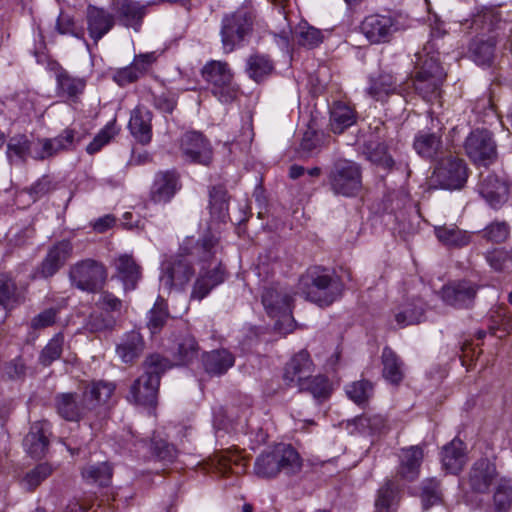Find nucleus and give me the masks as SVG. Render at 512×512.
<instances>
[{
	"label": "nucleus",
	"instance_id": "a878e982",
	"mask_svg": "<svg viewBox=\"0 0 512 512\" xmlns=\"http://www.w3.org/2000/svg\"><path fill=\"white\" fill-rule=\"evenodd\" d=\"M508 185L495 174H488L479 183V193L494 209L499 208L508 197Z\"/></svg>",
	"mask_w": 512,
	"mask_h": 512
},
{
	"label": "nucleus",
	"instance_id": "0eeeda50",
	"mask_svg": "<svg viewBox=\"0 0 512 512\" xmlns=\"http://www.w3.org/2000/svg\"><path fill=\"white\" fill-rule=\"evenodd\" d=\"M252 31L253 16L249 10L240 8L224 14L219 31L223 52L229 54L245 46Z\"/></svg>",
	"mask_w": 512,
	"mask_h": 512
},
{
	"label": "nucleus",
	"instance_id": "4be33fe9",
	"mask_svg": "<svg viewBox=\"0 0 512 512\" xmlns=\"http://www.w3.org/2000/svg\"><path fill=\"white\" fill-rule=\"evenodd\" d=\"M314 364L306 350L295 354L284 368L283 379L287 386L298 387L305 379L312 374Z\"/></svg>",
	"mask_w": 512,
	"mask_h": 512
},
{
	"label": "nucleus",
	"instance_id": "13d9d810",
	"mask_svg": "<svg viewBox=\"0 0 512 512\" xmlns=\"http://www.w3.org/2000/svg\"><path fill=\"white\" fill-rule=\"evenodd\" d=\"M294 38L299 45L309 49L317 47L323 41L322 32L307 24L297 27L294 32Z\"/></svg>",
	"mask_w": 512,
	"mask_h": 512
},
{
	"label": "nucleus",
	"instance_id": "09e8293b",
	"mask_svg": "<svg viewBox=\"0 0 512 512\" xmlns=\"http://www.w3.org/2000/svg\"><path fill=\"white\" fill-rule=\"evenodd\" d=\"M435 234L438 240L446 246L460 248L470 242V236L467 232L460 230L456 226L436 227Z\"/></svg>",
	"mask_w": 512,
	"mask_h": 512
},
{
	"label": "nucleus",
	"instance_id": "aec40b11",
	"mask_svg": "<svg viewBox=\"0 0 512 512\" xmlns=\"http://www.w3.org/2000/svg\"><path fill=\"white\" fill-rule=\"evenodd\" d=\"M181 188L179 174L175 170L159 171L150 188V199L154 203H168Z\"/></svg>",
	"mask_w": 512,
	"mask_h": 512
},
{
	"label": "nucleus",
	"instance_id": "f3484780",
	"mask_svg": "<svg viewBox=\"0 0 512 512\" xmlns=\"http://www.w3.org/2000/svg\"><path fill=\"white\" fill-rule=\"evenodd\" d=\"M360 29L370 43H386L397 30V21L391 15L373 14L364 18Z\"/></svg>",
	"mask_w": 512,
	"mask_h": 512
},
{
	"label": "nucleus",
	"instance_id": "c85d7f7f",
	"mask_svg": "<svg viewBox=\"0 0 512 512\" xmlns=\"http://www.w3.org/2000/svg\"><path fill=\"white\" fill-rule=\"evenodd\" d=\"M46 422H35L31 425L29 433L23 440L27 453L33 458L45 455L49 446L48 429Z\"/></svg>",
	"mask_w": 512,
	"mask_h": 512
},
{
	"label": "nucleus",
	"instance_id": "4468645a",
	"mask_svg": "<svg viewBox=\"0 0 512 512\" xmlns=\"http://www.w3.org/2000/svg\"><path fill=\"white\" fill-rule=\"evenodd\" d=\"M73 253V244L70 240L63 239L52 245L43 260L34 269L32 277L34 279H48L54 276L71 258Z\"/></svg>",
	"mask_w": 512,
	"mask_h": 512
},
{
	"label": "nucleus",
	"instance_id": "e433bc0d",
	"mask_svg": "<svg viewBox=\"0 0 512 512\" xmlns=\"http://www.w3.org/2000/svg\"><path fill=\"white\" fill-rule=\"evenodd\" d=\"M198 343L190 334L179 336L172 348V355L175 365H186L197 358Z\"/></svg>",
	"mask_w": 512,
	"mask_h": 512
},
{
	"label": "nucleus",
	"instance_id": "c756f323",
	"mask_svg": "<svg viewBox=\"0 0 512 512\" xmlns=\"http://www.w3.org/2000/svg\"><path fill=\"white\" fill-rule=\"evenodd\" d=\"M404 88L391 73L380 72L376 76L369 77V86L366 88L367 94L377 101L383 100L390 94H401Z\"/></svg>",
	"mask_w": 512,
	"mask_h": 512
},
{
	"label": "nucleus",
	"instance_id": "cd10ccee",
	"mask_svg": "<svg viewBox=\"0 0 512 512\" xmlns=\"http://www.w3.org/2000/svg\"><path fill=\"white\" fill-rule=\"evenodd\" d=\"M145 341L140 332L132 330L126 332L116 345V353L122 362L133 363L143 353Z\"/></svg>",
	"mask_w": 512,
	"mask_h": 512
},
{
	"label": "nucleus",
	"instance_id": "6ab92c4d",
	"mask_svg": "<svg viewBox=\"0 0 512 512\" xmlns=\"http://www.w3.org/2000/svg\"><path fill=\"white\" fill-rule=\"evenodd\" d=\"M112 11L120 25L139 31L147 13V5L134 0H113Z\"/></svg>",
	"mask_w": 512,
	"mask_h": 512
},
{
	"label": "nucleus",
	"instance_id": "69168bd1",
	"mask_svg": "<svg viewBox=\"0 0 512 512\" xmlns=\"http://www.w3.org/2000/svg\"><path fill=\"white\" fill-rule=\"evenodd\" d=\"M117 133L114 122H110L99 133L93 138V140L87 145L86 152L93 155L99 152L102 147L108 144L111 139Z\"/></svg>",
	"mask_w": 512,
	"mask_h": 512
},
{
	"label": "nucleus",
	"instance_id": "680f3d73",
	"mask_svg": "<svg viewBox=\"0 0 512 512\" xmlns=\"http://www.w3.org/2000/svg\"><path fill=\"white\" fill-rule=\"evenodd\" d=\"M52 473V468L47 463L38 464L35 468L26 473L22 480L24 487L32 491L41 484Z\"/></svg>",
	"mask_w": 512,
	"mask_h": 512
},
{
	"label": "nucleus",
	"instance_id": "20e7f679",
	"mask_svg": "<svg viewBox=\"0 0 512 512\" xmlns=\"http://www.w3.org/2000/svg\"><path fill=\"white\" fill-rule=\"evenodd\" d=\"M302 458L290 444H277L271 451L260 454L255 461V474L261 478H273L280 472L295 475L302 469Z\"/></svg>",
	"mask_w": 512,
	"mask_h": 512
},
{
	"label": "nucleus",
	"instance_id": "bb28decb",
	"mask_svg": "<svg viewBox=\"0 0 512 512\" xmlns=\"http://www.w3.org/2000/svg\"><path fill=\"white\" fill-rule=\"evenodd\" d=\"M415 76H436L446 78V73L439 61V53L434 51V44L427 42L423 53L416 54Z\"/></svg>",
	"mask_w": 512,
	"mask_h": 512
},
{
	"label": "nucleus",
	"instance_id": "7c9ffc66",
	"mask_svg": "<svg viewBox=\"0 0 512 512\" xmlns=\"http://www.w3.org/2000/svg\"><path fill=\"white\" fill-rule=\"evenodd\" d=\"M152 112L137 106L131 114L128 127L134 138L141 144H148L152 138Z\"/></svg>",
	"mask_w": 512,
	"mask_h": 512
},
{
	"label": "nucleus",
	"instance_id": "1a4fd4ad",
	"mask_svg": "<svg viewBox=\"0 0 512 512\" xmlns=\"http://www.w3.org/2000/svg\"><path fill=\"white\" fill-rule=\"evenodd\" d=\"M68 277L72 287L83 292L96 294L104 289L108 271L102 262L87 258L71 265Z\"/></svg>",
	"mask_w": 512,
	"mask_h": 512
},
{
	"label": "nucleus",
	"instance_id": "603ef678",
	"mask_svg": "<svg viewBox=\"0 0 512 512\" xmlns=\"http://www.w3.org/2000/svg\"><path fill=\"white\" fill-rule=\"evenodd\" d=\"M19 303V292L15 281L6 274H0V308L9 310Z\"/></svg>",
	"mask_w": 512,
	"mask_h": 512
},
{
	"label": "nucleus",
	"instance_id": "7ed1b4c3",
	"mask_svg": "<svg viewBox=\"0 0 512 512\" xmlns=\"http://www.w3.org/2000/svg\"><path fill=\"white\" fill-rule=\"evenodd\" d=\"M84 138L85 133L69 127L56 137L38 138L35 141H30L24 134H18L8 140L6 156L12 165H23L28 156L43 161L61 152L74 150Z\"/></svg>",
	"mask_w": 512,
	"mask_h": 512
},
{
	"label": "nucleus",
	"instance_id": "37998d69",
	"mask_svg": "<svg viewBox=\"0 0 512 512\" xmlns=\"http://www.w3.org/2000/svg\"><path fill=\"white\" fill-rule=\"evenodd\" d=\"M86 86L84 79L71 76L67 71L61 70L57 74L58 94L68 99H75L83 93Z\"/></svg>",
	"mask_w": 512,
	"mask_h": 512
},
{
	"label": "nucleus",
	"instance_id": "0e129e2a",
	"mask_svg": "<svg viewBox=\"0 0 512 512\" xmlns=\"http://www.w3.org/2000/svg\"><path fill=\"white\" fill-rule=\"evenodd\" d=\"M322 140L323 134L309 125L300 142L301 153L304 156H311L319 149Z\"/></svg>",
	"mask_w": 512,
	"mask_h": 512
},
{
	"label": "nucleus",
	"instance_id": "8fccbe9b",
	"mask_svg": "<svg viewBox=\"0 0 512 512\" xmlns=\"http://www.w3.org/2000/svg\"><path fill=\"white\" fill-rule=\"evenodd\" d=\"M168 317L167 303L162 297H158L154 306L147 313L146 326L151 334L158 333L166 324Z\"/></svg>",
	"mask_w": 512,
	"mask_h": 512
},
{
	"label": "nucleus",
	"instance_id": "864d4df0",
	"mask_svg": "<svg viewBox=\"0 0 512 512\" xmlns=\"http://www.w3.org/2000/svg\"><path fill=\"white\" fill-rule=\"evenodd\" d=\"M64 335L59 332L55 334L49 342L41 350L38 362L42 366H50L54 361L58 360L63 352Z\"/></svg>",
	"mask_w": 512,
	"mask_h": 512
},
{
	"label": "nucleus",
	"instance_id": "ddd939ff",
	"mask_svg": "<svg viewBox=\"0 0 512 512\" xmlns=\"http://www.w3.org/2000/svg\"><path fill=\"white\" fill-rule=\"evenodd\" d=\"M479 286L470 280L452 281L444 285L440 292V298L444 304L455 309L473 308Z\"/></svg>",
	"mask_w": 512,
	"mask_h": 512
},
{
	"label": "nucleus",
	"instance_id": "423d86ee",
	"mask_svg": "<svg viewBox=\"0 0 512 512\" xmlns=\"http://www.w3.org/2000/svg\"><path fill=\"white\" fill-rule=\"evenodd\" d=\"M299 290L307 300L320 307L331 305L341 293L339 283L320 267L310 268L301 276Z\"/></svg>",
	"mask_w": 512,
	"mask_h": 512
},
{
	"label": "nucleus",
	"instance_id": "3c124183",
	"mask_svg": "<svg viewBox=\"0 0 512 512\" xmlns=\"http://www.w3.org/2000/svg\"><path fill=\"white\" fill-rule=\"evenodd\" d=\"M82 476L88 483L108 486L112 477V467L107 462L88 465L83 468Z\"/></svg>",
	"mask_w": 512,
	"mask_h": 512
},
{
	"label": "nucleus",
	"instance_id": "bf43d9fd",
	"mask_svg": "<svg viewBox=\"0 0 512 512\" xmlns=\"http://www.w3.org/2000/svg\"><path fill=\"white\" fill-rule=\"evenodd\" d=\"M56 29L60 34L63 35H71L78 39H84L85 31L81 25H78L74 19L65 13H60L56 22ZM88 50H90V45L86 41H84Z\"/></svg>",
	"mask_w": 512,
	"mask_h": 512
},
{
	"label": "nucleus",
	"instance_id": "a211bd4d",
	"mask_svg": "<svg viewBox=\"0 0 512 512\" xmlns=\"http://www.w3.org/2000/svg\"><path fill=\"white\" fill-rule=\"evenodd\" d=\"M292 299L291 291L278 284L265 287L262 293V304L270 317L289 316Z\"/></svg>",
	"mask_w": 512,
	"mask_h": 512
},
{
	"label": "nucleus",
	"instance_id": "6e6d98bb",
	"mask_svg": "<svg viewBox=\"0 0 512 512\" xmlns=\"http://www.w3.org/2000/svg\"><path fill=\"white\" fill-rule=\"evenodd\" d=\"M374 387L368 380H359L346 386V394L355 404H366L373 396Z\"/></svg>",
	"mask_w": 512,
	"mask_h": 512
},
{
	"label": "nucleus",
	"instance_id": "ea45409f",
	"mask_svg": "<svg viewBox=\"0 0 512 512\" xmlns=\"http://www.w3.org/2000/svg\"><path fill=\"white\" fill-rule=\"evenodd\" d=\"M383 377L391 384L398 385L403 380V362L395 352L385 347L382 351Z\"/></svg>",
	"mask_w": 512,
	"mask_h": 512
},
{
	"label": "nucleus",
	"instance_id": "774afa93",
	"mask_svg": "<svg viewBox=\"0 0 512 512\" xmlns=\"http://www.w3.org/2000/svg\"><path fill=\"white\" fill-rule=\"evenodd\" d=\"M151 449L153 454L164 462H172L177 456L175 446L164 439L154 437L151 441Z\"/></svg>",
	"mask_w": 512,
	"mask_h": 512
},
{
	"label": "nucleus",
	"instance_id": "2f4dec72",
	"mask_svg": "<svg viewBox=\"0 0 512 512\" xmlns=\"http://www.w3.org/2000/svg\"><path fill=\"white\" fill-rule=\"evenodd\" d=\"M465 444L458 438L443 446L441 462L443 468L451 474H458L466 463Z\"/></svg>",
	"mask_w": 512,
	"mask_h": 512
},
{
	"label": "nucleus",
	"instance_id": "5fc2aeb1",
	"mask_svg": "<svg viewBox=\"0 0 512 512\" xmlns=\"http://www.w3.org/2000/svg\"><path fill=\"white\" fill-rule=\"evenodd\" d=\"M356 428L362 433H382L387 427V420L380 414H363L352 420Z\"/></svg>",
	"mask_w": 512,
	"mask_h": 512
},
{
	"label": "nucleus",
	"instance_id": "a18cd8bd",
	"mask_svg": "<svg viewBox=\"0 0 512 512\" xmlns=\"http://www.w3.org/2000/svg\"><path fill=\"white\" fill-rule=\"evenodd\" d=\"M299 391H307L319 401H323L330 396L331 385L327 377L323 375L308 376L299 386Z\"/></svg>",
	"mask_w": 512,
	"mask_h": 512
},
{
	"label": "nucleus",
	"instance_id": "9b49d317",
	"mask_svg": "<svg viewBox=\"0 0 512 512\" xmlns=\"http://www.w3.org/2000/svg\"><path fill=\"white\" fill-rule=\"evenodd\" d=\"M468 178L467 166L464 160L448 155L441 157L431 176V184L446 190L461 189Z\"/></svg>",
	"mask_w": 512,
	"mask_h": 512
},
{
	"label": "nucleus",
	"instance_id": "f8f14e48",
	"mask_svg": "<svg viewBox=\"0 0 512 512\" xmlns=\"http://www.w3.org/2000/svg\"><path fill=\"white\" fill-rule=\"evenodd\" d=\"M467 156L479 165L487 166L497 156L496 143L492 134L485 129L470 132L464 143Z\"/></svg>",
	"mask_w": 512,
	"mask_h": 512
},
{
	"label": "nucleus",
	"instance_id": "5701e85b",
	"mask_svg": "<svg viewBox=\"0 0 512 512\" xmlns=\"http://www.w3.org/2000/svg\"><path fill=\"white\" fill-rule=\"evenodd\" d=\"M113 267L115 269L113 278L122 282L126 292L136 289L138 282L142 277V269L132 255H119L114 259Z\"/></svg>",
	"mask_w": 512,
	"mask_h": 512
},
{
	"label": "nucleus",
	"instance_id": "72a5a7b5",
	"mask_svg": "<svg viewBox=\"0 0 512 512\" xmlns=\"http://www.w3.org/2000/svg\"><path fill=\"white\" fill-rule=\"evenodd\" d=\"M495 47L494 36L487 39L475 37L469 44L468 55L478 66L490 67L495 58Z\"/></svg>",
	"mask_w": 512,
	"mask_h": 512
},
{
	"label": "nucleus",
	"instance_id": "9d476101",
	"mask_svg": "<svg viewBox=\"0 0 512 512\" xmlns=\"http://www.w3.org/2000/svg\"><path fill=\"white\" fill-rule=\"evenodd\" d=\"M328 184L335 195L344 197L356 196L362 188V171L358 163L338 159L328 173Z\"/></svg>",
	"mask_w": 512,
	"mask_h": 512
},
{
	"label": "nucleus",
	"instance_id": "dca6fc26",
	"mask_svg": "<svg viewBox=\"0 0 512 512\" xmlns=\"http://www.w3.org/2000/svg\"><path fill=\"white\" fill-rule=\"evenodd\" d=\"M180 151L182 156L191 163L208 166L212 161V148L209 141L196 131L182 135Z\"/></svg>",
	"mask_w": 512,
	"mask_h": 512
},
{
	"label": "nucleus",
	"instance_id": "6e6552de",
	"mask_svg": "<svg viewBox=\"0 0 512 512\" xmlns=\"http://www.w3.org/2000/svg\"><path fill=\"white\" fill-rule=\"evenodd\" d=\"M203 79L209 84L211 93L221 103H232L240 87L234 80V72L226 61L210 60L201 70Z\"/></svg>",
	"mask_w": 512,
	"mask_h": 512
},
{
	"label": "nucleus",
	"instance_id": "338daca9",
	"mask_svg": "<svg viewBox=\"0 0 512 512\" xmlns=\"http://www.w3.org/2000/svg\"><path fill=\"white\" fill-rule=\"evenodd\" d=\"M59 313L60 308L58 307H50L41 311L31 319L30 328L38 331L52 327L56 323Z\"/></svg>",
	"mask_w": 512,
	"mask_h": 512
},
{
	"label": "nucleus",
	"instance_id": "4c0bfd02",
	"mask_svg": "<svg viewBox=\"0 0 512 512\" xmlns=\"http://www.w3.org/2000/svg\"><path fill=\"white\" fill-rule=\"evenodd\" d=\"M356 112L344 102H336L330 113V126L335 134L343 133L356 123Z\"/></svg>",
	"mask_w": 512,
	"mask_h": 512
},
{
	"label": "nucleus",
	"instance_id": "58836bf2",
	"mask_svg": "<svg viewBox=\"0 0 512 512\" xmlns=\"http://www.w3.org/2000/svg\"><path fill=\"white\" fill-rule=\"evenodd\" d=\"M273 69V63L266 55L255 53L246 59L245 72L250 79L257 83L266 79Z\"/></svg>",
	"mask_w": 512,
	"mask_h": 512
},
{
	"label": "nucleus",
	"instance_id": "c9c22d12",
	"mask_svg": "<svg viewBox=\"0 0 512 512\" xmlns=\"http://www.w3.org/2000/svg\"><path fill=\"white\" fill-rule=\"evenodd\" d=\"M415 151L423 158L439 160L443 154L440 137L435 133L419 132L414 140Z\"/></svg>",
	"mask_w": 512,
	"mask_h": 512
},
{
	"label": "nucleus",
	"instance_id": "052dcab7",
	"mask_svg": "<svg viewBox=\"0 0 512 512\" xmlns=\"http://www.w3.org/2000/svg\"><path fill=\"white\" fill-rule=\"evenodd\" d=\"M98 293L99 296L95 301L96 308L104 313H109L114 316L121 314L123 308V302L121 299L104 289Z\"/></svg>",
	"mask_w": 512,
	"mask_h": 512
},
{
	"label": "nucleus",
	"instance_id": "f03ea898",
	"mask_svg": "<svg viewBox=\"0 0 512 512\" xmlns=\"http://www.w3.org/2000/svg\"><path fill=\"white\" fill-rule=\"evenodd\" d=\"M114 390L115 385L110 382H83L74 391L56 393L53 407L61 419L80 422L105 404Z\"/></svg>",
	"mask_w": 512,
	"mask_h": 512
},
{
	"label": "nucleus",
	"instance_id": "f257e3e1",
	"mask_svg": "<svg viewBox=\"0 0 512 512\" xmlns=\"http://www.w3.org/2000/svg\"><path fill=\"white\" fill-rule=\"evenodd\" d=\"M217 250V239L205 236L191 251L165 260L161 266L160 285L167 291L183 289L195 274L192 260L197 259L202 266L190 297L199 301L204 299L227 278L226 268L216 258Z\"/></svg>",
	"mask_w": 512,
	"mask_h": 512
},
{
	"label": "nucleus",
	"instance_id": "b1692460",
	"mask_svg": "<svg viewBox=\"0 0 512 512\" xmlns=\"http://www.w3.org/2000/svg\"><path fill=\"white\" fill-rule=\"evenodd\" d=\"M388 143L365 141L363 145V154L366 159L377 167L385 171H391L394 168L406 172L407 177L410 175V170L407 164H396L391 156L387 153Z\"/></svg>",
	"mask_w": 512,
	"mask_h": 512
},
{
	"label": "nucleus",
	"instance_id": "a19ab883",
	"mask_svg": "<svg viewBox=\"0 0 512 512\" xmlns=\"http://www.w3.org/2000/svg\"><path fill=\"white\" fill-rule=\"evenodd\" d=\"M229 196L226 188L216 185L209 190V207L211 215L224 222L228 217Z\"/></svg>",
	"mask_w": 512,
	"mask_h": 512
},
{
	"label": "nucleus",
	"instance_id": "473e14b6",
	"mask_svg": "<svg viewBox=\"0 0 512 512\" xmlns=\"http://www.w3.org/2000/svg\"><path fill=\"white\" fill-rule=\"evenodd\" d=\"M202 362L207 374L210 376H221L234 365L235 357L227 349H217L205 353Z\"/></svg>",
	"mask_w": 512,
	"mask_h": 512
},
{
	"label": "nucleus",
	"instance_id": "49530a36",
	"mask_svg": "<svg viewBox=\"0 0 512 512\" xmlns=\"http://www.w3.org/2000/svg\"><path fill=\"white\" fill-rule=\"evenodd\" d=\"M116 316L95 310L85 320L84 329L89 333H104L114 329Z\"/></svg>",
	"mask_w": 512,
	"mask_h": 512
},
{
	"label": "nucleus",
	"instance_id": "412c9836",
	"mask_svg": "<svg viewBox=\"0 0 512 512\" xmlns=\"http://www.w3.org/2000/svg\"><path fill=\"white\" fill-rule=\"evenodd\" d=\"M424 458V447L413 445L400 449L398 454L399 464L397 476L405 481L416 480L420 473V467Z\"/></svg>",
	"mask_w": 512,
	"mask_h": 512
},
{
	"label": "nucleus",
	"instance_id": "2eb2a0df",
	"mask_svg": "<svg viewBox=\"0 0 512 512\" xmlns=\"http://www.w3.org/2000/svg\"><path fill=\"white\" fill-rule=\"evenodd\" d=\"M500 478L495 463L488 458H480L470 467L466 482L471 492L488 494L491 487L496 485Z\"/></svg>",
	"mask_w": 512,
	"mask_h": 512
},
{
	"label": "nucleus",
	"instance_id": "c03bdc74",
	"mask_svg": "<svg viewBox=\"0 0 512 512\" xmlns=\"http://www.w3.org/2000/svg\"><path fill=\"white\" fill-rule=\"evenodd\" d=\"M445 78L436 76H415L412 78V86L415 92L424 100L430 101L439 95L440 87Z\"/></svg>",
	"mask_w": 512,
	"mask_h": 512
},
{
	"label": "nucleus",
	"instance_id": "de8ad7c7",
	"mask_svg": "<svg viewBox=\"0 0 512 512\" xmlns=\"http://www.w3.org/2000/svg\"><path fill=\"white\" fill-rule=\"evenodd\" d=\"M512 504V481L501 477L493 494V512H508Z\"/></svg>",
	"mask_w": 512,
	"mask_h": 512
},
{
	"label": "nucleus",
	"instance_id": "393cba45",
	"mask_svg": "<svg viewBox=\"0 0 512 512\" xmlns=\"http://www.w3.org/2000/svg\"><path fill=\"white\" fill-rule=\"evenodd\" d=\"M86 21L89 36L97 45L98 41L113 28L116 20L113 14L103 8L88 6Z\"/></svg>",
	"mask_w": 512,
	"mask_h": 512
},
{
	"label": "nucleus",
	"instance_id": "e2e57ef3",
	"mask_svg": "<svg viewBox=\"0 0 512 512\" xmlns=\"http://www.w3.org/2000/svg\"><path fill=\"white\" fill-rule=\"evenodd\" d=\"M486 259L491 268L497 272L512 271V256L506 250L495 249L487 254Z\"/></svg>",
	"mask_w": 512,
	"mask_h": 512
},
{
	"label": "nucleus",
	"instance_id": "f704fd0d",
	"mask_svg": "<svg viewBox=\"0 0 512 512\" xmlns=\"http://www.w3.org/2000/svg\"><path fill=\"white\" fill-rule=\"evenodd\" d=\"M425 303L421 299L407 301L394 312V318L399 328L419 324L424 320Z\"/></svg>",
	"mask_w": 512,
	"mask_h": 512
},
{
	"label": "nucleus",
	"instance_id": "79ce46f5",
	"mask_svg": "<svg viewBox=\"0 0 512 512\" xmlns=\"http://www.w3.org/2000/svg\"><path fill=\"white\" fill-rule=\"evenodd\" d=\"M399 502V491L391 480H388L377 493L374 512H396Z\"/></svg>",
	"mask_w": 512,
	"mask_h": 512
},
{
	"label": "nucleus",
	"instance_id": "4d7b16f0",
	"mask_svg": "<svg viewBox=\"0 0 512 512\" xmlns=\"http://www.w3.org/2000/svg\"><path fill=\"white\" fill-rule=\"evenodd\" d=\"M502 21L499 12L493 8H484L472 20V25L482 31L492 32L500 28Z\"/></svg>",
	"mask_w": 512,
	"mask_h": 512
},
{
	"label": "nucleus",
	"instance_id": "39448f33",
	"mask_svg": "<svg viewBox=\"0 0 512 512\" xmlns=\"http://www.w3.org/2000/svg\"><path fill=\"white\" fill-rule=\"evenodd\" d=\"M144 366L145 372L132 385L130 397L137 404L153 406L157 401L161 376L172 364L167 358L152 354L147 357Z\"/></svg>",
	"mask_w": 512,
	"mask_h": 512
}]
</instances>
